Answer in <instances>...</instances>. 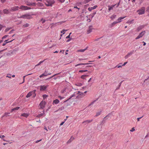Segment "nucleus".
Returning <instances> with one entry per match:
<instances>
[{"label": "nucleus", "instance_id": "59", "mask_svg": "<svg viewBox=\"0 0 149 149\" xmlns=\"http://www.w3.org/2000/svg\"><path fill=\"white\" fill-rule=\"evenodd\" d=\"M75 96V95L74 94H73V95H71V96H70V99H71V98L73 97H74Z\"/></svg>", "mask_w": 149, "mask_h": 149}, {"label": "nucleus", "instance_id": "12", "mask_svg": "<svg viewBox=\"0 0 149 149\" xmlns=\"http://www.w3.org/2000/svg\"><path fill=\"white\" fill-rule=\"evenodd\" d=\"M97 7V5H95L93 7L88 8V10L90 11H92V10L95 9Z\"/></svg>", "mask_w": 149, "mask_h": 149}, {"label": "nucleus", "instance_id": "9", "mask_svg": "<svg viewBox=\"0 0 149 149\" xmlns=\"http://www.w3.org/2000/svg\"><path fill=\"white\" fill-rule=\"evenodd\" d=\"M121 21H119L117 22V21L114 22L111 24H110L109 25V27L110 28H112L113 26L116 24L120 22Z\"/></svg>", "mask_w": 149, "mask_h": 149}, {"label": "nucleus", "instance_id": "15", "mask_svg": "<svg viewBox=\"0 0 149 149\" xmlns=\"http://www.w3.org/2000/svg\"><path fill=\"white\" fill-rule=\"evenodd\" d=\"M3 13L6 14H8L10 13L9 10L7 9H4L3 10Z\"/></svg>", "mask_w": 149, "mask_h": 149}, {"label": "nucleus", "instance_id": "50", "mask_svg": "<svg viewBox=\"0 0 149 149\" xmlns=\"http://www.w3.org/2000/svg\"><path fill=\"white\" fill-rule=\"evenodd\" d=\"M101 111H100L98 112L95 115L96 117H97L99 115H100L101 113Z\"/></svg>", "mask_w": 149, "mask_h": 149}, {"label": "nucleus", "instance_id": "49", "mask_svg": "<svg viewBox=\"0 0 149 149\" xmlns=\"http://www.w3.org/2000/svg\"><path fill=\"white\" fill-rule=\"evenodd\" d=\"M64 108V107L63 106L57 110L58 111H62L63 110Z\"/></svg>", "mask_w": 149, "mask_h": 149}, {"label": "nucleus", "instance_id": "24", "mask_svg": "<svg viewBox=\"0 0 149 149\" xmlns=\"http://www.w3.org/2000/svg\"><path fill=\"white\" fill-rule=\"evenodd\" d=\"M29 116V114L28 113H22L21 115V116L25 117L26 118H27Z\"/></svg>", "mask_w": 149, "mask_h": 149}, {"label": "nucleus", "instance_id": "18", "mask_svg": "<svg viewBox=\"0 0 149 149\" xmlns=\"http://www.w3.org/2000/svg\"><path fill=\"white\" fill-rule=\"evenodd\" d=\"M92 119L91 120H86L83 122L82 123L84 124V125H86L88 123L91 122L92 121Z\"/></svg>", "mask_w": 149, "mask_h": 149}, {"label": "nucleus", "instance_id": "6", "mask_svg": "<svg viewBox=\"0 0 149 149\" xmlns=\"http://www.w3.org/2000/svg\"><path fill=\"white\" fill-rule=\"evenodd\" d=\"M145 32H146L145 31L141 32L140 33H139L138 36L135 38V39L137 40L142 37L145 33Z\"/></svg>", "mask_w": 149, "mask_h": 149}, {"label": "nucleus", "instance_id": "28", "mask_svg": "<svg viewBox=\"0 0 149 149\" xmlns=\"http://www.w3.org/2000/svg\"><path fill=\"white\" fill-rule=\"evenodd\" d=\"M6 63V61H2L0 62V67Z\"/></svg>", "mask_w": 149, "mask_h": 149}, {"label": "nucleus", "instance_id": "53", "mask_svg": "<svg viewBox=\"0 0 149 149\" xmlns=\"http://www.w3.org/2000/svg\"><path fill=\"white\" fill-rule=\"evenodd\" d=\"M90 1V0H84V3L86 4L88 2Z\"/></svg>", "mask_w": 149, "mask_h": 149}, {"label": "nucleus", "instance_id": "5", "mask_svg": "<svg viewBox=\"0 0 149 149\" xmlns=\"http://www.w3.org/2000/svg\"><path fill=\"white\" fill-rule=\"evenodd\" d=\"M19 9L24 10H26L31 9V8L27 6H26L24 5H22L20 7Z\"/></svg>", "mask_w": 149, "mask_h": 149}, {"label": "nucleus", "instance_id": "39", "mask_svg": "<svg viewBox=\"0 0 149 149\" xmlns=\"http://www.w3.org/2000/svg\"><path fill=\"white\" fill-rule=\"evenodd\" d=\"M88 71V70H80L79 71V72L82 73V72H87Z\"/></svg>", "mask_w": 149, "mask_h": 149}, {"label": "nucleus", "instance_id": "36", "mask_svg": "<svg viewBox=\"0 0 149 149\" xmlns=\"http://www.w3.org/2000/svg\"><path fill=\"white\" fill-rule=\"evenodd\" d=\"M68 30V29H63V30H62L61 31V33H63V34H64L65 33V31H67Z\"/></svg>", "mask_w": 149, "mask_h": 149}, {"label": "nucleus", "instance_id": "60", "mask_svg": "<svg viewBox=\"0 0 149 149\" xmlns=\"http://www.w3.org/2000/svg\"><path fill=\"white\" fill-rule=\"evenodd\" d=\"M58 1H59L60 2L62 3L64 2L65 1V0H57Z\"/></svg>", "mask_w": 149, "mask_h": 149}, {"label": "nucleus", "instance_id": "38", "mask_svg": "<svg viewBox=\"0 0 149 149\" xmlns=\"http://www.w3.org/2000/svg\"><path fill=\"white\" fill-rule=\"evenodd\" d=\"M96 12H94L92 14V15L90 14V16H91V18L92 19V18L94 16V15L96 14Z\"/></svg>", "mask_w": 149, "mask_h": 149}, {"label": "nucleus", "instance_id": "1", "mask_svg": "<svg viewBox=\"0 0 149 149\" xmlns=\"http://www.w3.org/2000/svg\"><path fill=\"white\" fill-rule=\"evenodd\" d=\"M46 1L47 3H45V4L46 6L47 7H52L53 4H54L55 3V1L54 0H46Z\"/></svg>", "mask_w": 149, "mask_h": 149}, {"label": "nucleus", "instance_id": "37", "mask_svg": "<svg viewBox=\"0 0 149 149\" xmlns=\"http://www.w3.org/2000/svg\"><path fill=\"white\" fill-rule=\"evenodd\" d=\"M75 85L77 86H80L82 85V84L81 83H77L75 84Z\"/></svg>", "mask_w": 149, "mask_h": 149}, {"label": "nucleus", "instance_id": "19", "mask_svg": "<svg viewBox=\"0 0 149 149\" xmlns=\"http://www.w3.org/2000/svg\"><path fill=\"white\" fill-rule=\"evenodd\" d=\"M93 64V63H79L78 64L75 65V67H77V66H78V65H87L89 64Z\"/></svg>", "mask_w": 149, "mask_h": 149}, {"label": "nucleus", "instance_id": "34", "mask_svg": "<svg viewBox=\"0 0 149 149\" xmlns=\"http://www.w3.org/2000/svg\"><path fill=\"white\" fill-rule=\"evenodd\" d=\"M32 74V73L29 74H28L26 75H25V76H23V81L21 84L23 83H24V81H25V77L26 76H28V75H29Z\"/></svg>", "mask_w": 149, "mask_h": 149}, {"label": "nucleus", "instance_id": "22", "mask_svg": "<svg viewBox=\"0 0 149 149\" xmlns=\"http://www.w3.org/2000/svg\"><path fill=\"white\" fill-rule=\"evenodd\" d=\"M144 27V25H141L139 26V27H138L137 29V31H139L140 30L142 29Z\"/></svg>", "mask_w": 149, "mask_h": 149}, {"label": "nucleus", "instance_id": "43", "mask_svg": "<svg viewBox=\"0 0 149 149\" xmlns=\"http://www.w3.org/2000/svg\"><path fill=\"white\" fill-rule=\"evenodd\" d=\"M105 123V120H104L103 119V120H102V123H101V124L99 125H98L97 126V127H98L100 126L101 125H102L103 124H104V123Z\"/></svg>", "mask_w": 149, "mask_h": 149}, {"label": "nucleus", "instance_id": "56", "mask_svg": "<svg viewBox=\"0 0 149 149\" xmlns=\"http://www.w3.org/2000/svg\"><path fill=\"white\" fill-rule=\"evenodd\" d=\"M81 97L80 96V95H79V94L76 97V98H78V99H80V98H81Z\"/></svg>", "mask_w": 149, "mask_h": 149}, {"label": "nucleus", "instance_id": "40", "mask_svg": "<svg viewBox=\"0 0 149 149\" xmlns=\"http://www.w3.org/2000/svg\"><path fill=\"white\" fill-rule=\"evenodd\" d=\"M126 17V16H125V17H119L118 19V20L119 21H121L120 20L124 19L125 18V17Z\"/></svg>", "mask_w": 149, "mask_h": 149}, {"label": "nucleus", "instance_id": "14", "mask_svg": "<svg viewBox=\"0 0 149 149\" xmlns=\"http://www.w3.org/2000/svg\"><path fill=\"white\" fill-rule=\"evenodd\" d=\"M28 16H30V14L29 13L24 14L21 16L19 18H26V17H28Z\"/></svg>", "mask_w": 149, "mask_h": 149}, {"label": "nucleus", "instance_id": "52", "mask_svg": "<svg viewBox=\"0 0 149 149\" xmlns=\"http://www.w3.org/2000/svg\"><path fill=\"white\" fill-rule=\"evenodd\" d=\"M8 36H9L8 35H5L3 37H2V40H3V39H5V38H6L8 37Z\"/></svg>", "mask_w": 149, "mask_h": 149}, {"label": "nucleus", "instance_id": "4", "mask_svg": "<svg viewBox=\"0 0 149 149\" xmlns=\"http://www.w3.org/2000/svg\"><path fill=\"white\" fill-rule=\"evenodd\" d=\"M49 86L48 85H40V91H46L47 88Z\"/></svg>", "mask_w": 149, "mask_h": 149}, {"label": "nucleus", "instance_id": "27", "mask_svg": "<svg viewBox=\"0 0 149 149\" xmlns=\"http://www.w3.org/2000/svg\"><path fill=\"white\" fill-rule=\"evenodd\" d=\"M74 139V137H73L72 136L70 138V139H69L68 141L67 142V144H68L69 143H71L72 141V140Z\"/></svg>", "mask_w": 149, "mask_h": 149}, {"label": "nucleus", "instance_id": "42", "mask_svg": "<svg viewBox=\"0 0 149 149\" xmlns=\"http://www.w3.org/2000/svg\"><path fill=\"white\" fill-rule=\"evenodd\" d=\"M116 16V15H113L111 16L110 18L111 19H113L115 18Z\"/></svg>", "mask_w": 149, "mask_h": 149}, {"label": "nucleus", "instance_id": "45", "mask_svg": "<svg viewBox=\"0 0 149 149\" xmlns=\"http://www.w3.org/2000/svg\"><path fill=\"white\" fill-rule=\"evenodd\" d=\"M134 21V19H132L131 21H129V20H128L127 22V23H128V24H132L133 23V21Z\"/></svg>", "mask_w": 149, "mask_h": 149}, {"label": "nucleus", "instance_id": "32", "mask_svg": "<svg viewBox=\"0 0 149 149\" xmlns=\"http://www.w3.org/2000/svg\"><path fill=\"white\" fill-rule=\"evenodd\" d=\"M45 59L44 60H43V61H41L40 62L38 63V64H37V65H35V67H36V66H38L39 65H40V64H41L42 63H43V62L44 61H45Z\"/></svg>", "mask_w": 149, "mask_h": 149}, {"label": "nucleus", "instance_id": "47", "mask_svg": "<svg viewBox=\"0 0 149 149\" xmlns=\"http://www.w3.org/2000/svg\"><path fill=\"white\" fill-rule=\"evenodd\" d=\"M29 26V24L26 23L25 24H24L23 25V27H26Z\"/></svg>", "mask_w": 149, "mask_h": 149}, {"label": "nucleus", "instance_id": "30", "mask_svg": "<svg viewBox=\"0 0 149 149\" xmlns=\"http://www.w3.org/2000/svg\"><path fill=\"white\" fill-rule=\"evenodd\" d=\"M42 112V113H41L40 114H39L37 116V117H40L41 116H42L44 114H45V113H44V110H43Z\"/></svg>", "mask_w": 149, "mask_h": 149}, {"label": "nucleus", "instance_id": "25", "mask_svg": "<svg viewBox=\"0 0 149 149\" xmlns=\"http://www.w3.org/2000/svg\"><path fill=\"white\" fill-rule=\"evenodd\" d=\"M19 47H16L15 48V49H14L13 50V51H12L11 52V54H13L14 52H15L17 51H18L19 50Z\"/></svg>", "mask_w": 149, "mask_h": 149}, {"label": "nucleus", "instance_id": "44", "mask_svg": "<svg viewBox=\"0 0 149 149\" xmlns=\"http://www.w3.org/2000/svg\"><path fill=\"white\" fill-rule=\"evenodd\" d=\"M48 96V95H46V94L43 95H42V97H43V98L44 100H45Z\"/></svg>", "mask_w": 149, "mask_h": 149}, {"label": "nucleus", "instance_id": "57", "mask_svg": "<svg viewBox=\"0 0 149 149\" xmlns=\"http://www.w3.org/2000/svg\"><path fill=\"white\" fill-rule=\"evenodd\" d=\"M92 67V65H87V66H86L85 67H84L83 68H89V67Z\"/></svg>", "mask_w": 149, "mask_h": 149}, {"label": "nucleus", "instance_id": "48", "mask_svg": "<svg viewBox=\"0 0 149 149\" xmlns=\"http://www.w3.org/2000/svg\"><path fill=\"white\" fill-rule=\"evenodd\" d=\"M11 29H12V27L8 28L5 29V32H6Z\"/></svg>", "mask_w": 149, "mask_h": 149}, {"label": "nucleus", "instance_id": "33", "mask_svg": "<svg viewBox=\"0 0 149 149\" xmlns=\"http://www.w3.org/2000/svg\"><path fill=\"white\" fill-rule=\"evenodd\" d=\"M9 40V39H8L7 40H5L4 41V42L2 44V45L3 46H5L7 43H8V41Z\"/></svg>", "mask_w": 149, "mask_h": 149}, {"label": "nucleus", "instance_id": "64", "mask_svg": "<svg viewBox=\"0 0 149 149\" xmlns=\"http://www.w3.org/2000/svg\"><path fill=\"white\" fill-rule=\"evenodd\" d=\"M5 137V136L4 135H0V137L1 138L3 139Z\"/></svg>", "mask_w": 149, "mask_h": 149}, {"label": "nucleus", "instance_id": "8", "mask_svg": "<svg viewBox=\"0 0 149 149\" xmlns=\"http://www.w3.org/2000/svg\"><path fill=\"white\" fill-rule=\"evenodd\" d=\"M93 26L92 25H90L88 27V29L87 31V33L89 34L92 31V30L94 29L93 28Z\"/></svg>", "mask_w": 149, "mask_h": 149}, {"label": "nucleus", "instance_id": "35", "mask_svg": "<svg viewBox=\"0 0 149 149\" xmlns=\"http://www.w3.org/2000/svg\"><path fill=\"white\" fill-rule=\"evenodd\" d=\"M35 14H32L31 15H30V16H28V17H26V18L27 19H30L31 18H32V17H31V15H34Z\"/></svg>", "mask_w": 149, "mask_h": 149}, {"label": "nucleus", "instance_id": "16", "mask_svg": "<svg viewBox=\"0 0 149 149\" xmlns=\"http://www.w3.org/2000/svg\"><path fill=\"white\" fill-rule=\"evenodd\" d=\"M48 75L47 72L46 71H45L44 73L39 76L40 78H41L44 76H46Z\"/></svg>", "mask_w": 149, "mask_h": 149}, {"label": "nucleus", "instance_id": "23", "mask_svg": "<svg viewBox=\"0 0 149 149\" xmlns=\"http://www.w3.org/2000/svg\"><path fill=\"white\" fill-rule=\"evenodd\" d=\"M19 108H20L19 107H15L14 108H13L11 110L10 112H12L13 111H15L16 110H18V109H19Z\"/></svg>", "mask_w": 149, "mask_h": 149}, {"label": "nucleus", "instance_id": "26", "mask_svg": "<svg viewBox=\"0 0 149 149\" xmlns=\"http://www.w3.org/2000/svg\"><path fill=\"white\" fill-rule=\"evenodd\" d=\"M59 100L58 99H56L55 100H54L53 102V104H57L58 103H59Z\"/></svg>", "mask_w": 149, "mask_h": 149}, {"label": "nucleus", "instance_id": "54", "mask_svg": "<svg viewBox=\"0 0 149 149\" xmlns=\"http://www.w3.org/2000/svg\"><path fill=\"white\" fill-rule=\"evenodd\" d=\"M82 4V3L81 2H79L76 3V5H77L78 6L81 5Z\"/></svg>", "mask_w": 149, "mask_h": 149}, {"label": "nucleus", "instance_id": "21", "mask_svg": "<svg viewBox=\"0 0 149 149\" xmlns=\"http://www.w3.org/2000/svg\"><path fill=\"white\" fill-rule=\"evenodd\" d=\"M33 94V91L29 92L26 95V97L28 98L31 96Z\"/></svg>", "mask_w": 149, "mask_h": 149}, {"label": "nucleus", "instance_id": "7", "mask_svg": "<svg viewBox=\"0 0 149 149\" xmlns=\"http://www.w3.org/2000/svg\"><path fill=\"white\" fill-rule=\"evenodd\" d=\"M26 5L28 6H35L36 5V3L35 2L31 3L29 2L28 1H26Z\"/></svg>", "mask_w": 149, "mask_h": 149}, {"label": "nucleus", "instance_id": "2", "mask_svg": "<svg viewBox=\"0 0 149 149\" xmlns=\"http://www.w3.org/2000/svg\"><path fill=\"white\" fill-rule=\"evenodd\" d=\"M145 8L144 7H142L141 8L137 10L136 12L138 13L139 15H142L145 13Z\"/></svg>", "mask_w": 149, "mask_h": 149}, {"label": "nucleus", "instance_id": "17", "mask_svg": "<svg viewBox=\"0 0 149 149\" xmlns=\"http://www.w3.org/2000/svg\"><path fill=\"white\" fill-rule=\"evenodd\" d=\"M112 112L109 113L108 114L107 116H106L103 119L105 121L107 120V119L108 118V117H109L111 116L112 115Z\"/></svg>", "mask_w": 149, "mask_h": 149}, {"label": "nucleus", "instance_id": "51", "mask_svg": "<svg viewBox=\"0 0 149 149\" xmlns=\"http://www.w3.org/2000/svg\"><path fill=\"white\" fill-rule=\"evenodd\" d=\"M40 21H42V24L44 23L45 22V21H46V20L45 19H44L43 18H42L40 19Z\"/></svg>", "mask_w": 149, "mask_h": 149}, {"label": "nucleus", "instance_id": "61", "mask_svg": "<svg viewBox=\"0 0 149 149\" xmlns=\"http://www.w3.org/2000/svg\"><path fill=\"white\" fill-rule=\"evenodd\" d=\"M122 65H117L116 66L115 68H116V67H117L118 68H121L122 67Z\"/></svg>", "mask_w": 149, "mask_h": 149}, {"label": "nucleus", "instance_id": "10", "mask_svg": "<svg viewBox=\"0 0 149 149\" xmlns=\"http://www.w3.org/2000/svg\"><path fill=\"white\" fill-rule=\"evenodd\" d=\"M116 5V4L114 5H112L111 6L109 5L108 6V11L109 12L111 10H112L113 9V7Z\"/></svg>", "mask_w": 149, "mask_h": 149}, {"label": "nucleus", "instance_id": "41", "mask_svg": "<svg viewBox=\"0 0 149 149\" xmlns=\"http://www.w3.org/2000/svg\"><path fill=\"white\" fill-rule=\"evenodd\" d=\"M37 5L38 6H43V4L40 2H38L37 3Z\"/></svg>", "mask_w": 149, "mask_h": 149}, {"label": "nucleus", "instance_id": "63", "mask_svg": "<svg viewBox=\"0 0 149 149\" xmlns=\"http://www.w3.org/2000/svg\"><path fill=\"white\" fill-rule=\"evenodd\" d=\"M58 97L60 98V100H62V99H63V98H64V97H61V96H58Z\"/></svg>", "mask_w": 149, "mask_h": 149}, {"label": "nucleus", "instance_id": "31", "mask_svg": "<svg viewBox=\"0 0 149 149\" xmlns=\"http://www.w3.org/2000/svg\"><path fill=\"white\" fill-rule=\"evenodd\" d=\"M136 50L135 51H134V52H136ZM134 52V50H133L132 51V52H130L129 53H128V54H127V55H128L129 56L131 55H132L133 53V52Z\"/></svg>", "mask_w": 149, "mask_h": 149}, {"label": "nucleus", "instance_id": "62", "mask_svg": "<svg viewBox=\"0 0 149 149\" xmlns=\"http://www.w3.org/2000/svg\"><path fill=\"white\" fill-rule=\"evenodd\" d=\"M146 11L149 13V6H148L146 8Z\"/></svg>", "mask_w": 149, "mask_h": 149}, {"label": "nucleus", "instance_id": "11", "mask_svg": "<svg viewBox=\"0 0 149 149\" xmlns=\"http://www.w3.org/2000/svg\"><path fill=\"white\" fill-rule=\"evenodd\" d=\"M19 8L18 6H15L12 7V10H13V12H15L18 10Z\"/></svg>", "mask_w": 149, "mask_h": 149}, {"label": "nucleus", "instance_id": "3", "mask_svg": "<svg viewBox=\"0 0 149 149\" xmlns=\"http://www.w3.org/2000/svg\"><path fill=\"white\" fill-rule=\"evenodd\" d=\"M46 104V102L43 100H42L41 102L39 104V105L40 106V108L42 109H44Z\"/></svg>", "mask_w": 149, "mask_h": 149}, {"label": "nucleus", "instance_id": "55", "mask_svg": "<svg viewBox=\"0 0 149 149\" xmlns=\"http://www.w3.org/2000/svg\"><path fill=\"white\" fill-rule=\"evenodd\" d=\"M135 130V129H134V127H132V129L130 130V131L131 132H133Z\"/></svg>", "mask_w": 149, "mask_h": 149}, {"label": "nucleus", "instance_id": "46", "mask_svg": "<svg viewBox=\"0 0 149 149\" xmlns=\"http://www.w3.org/2000/svg\"><path fill=\"white\" fill-rule=\"evenodd\" d=\"M81 65L79 66V68L80 69H85V68H83L85 67L86 66L85 65Z\"/></svg>", "mask_w": 149, "mask_h": 149}, {"label": "nucleus", "instance_id": "29", "mask_svg": "<svg viewBox=\"0 0 149 149\" xmlns=\"http://www.w3.org/2000/svg\"><path fill=\"white\" fill-rule=\"evenodd\" d=\"M88 47H87L86 48L84 49H79L77 50L78 52H84L87 49V48H88Z\"/></svg>", "mask_w": 149, "mask_h": 149}, {"label": "nucleus", "instance_id": "13", "mask_svg": "<svg viewBox=\"0 0 149 149\" xmlns=\"http://www.w3.org/2000/svg\"><path fill=\"white\" fill-rule=\"evenodd\" d=\"M10 113H5L2 116L1 118L3 117H7L8 116H10L11 115H10Z\"/></svg>", "mask_w": 149, "mask_h": 149}, {"label": "nucleus", "instance_id": "20", "mask_svg": "<svg viewBox=\"0 0 149 149\" xmlns=\"http://www.w3.org/2000/svg\"><path fill=\"white\" fill-rule=\"evenodd\" d=\"M88 76V75L87 74H84L82 75L80 77L82 79H85V80H86V77H87Z\"/></svg>", "mask_w": 149, "mask_h": 149}, {"label": "nucleus", "instance_id": "58", "mask_svg": "<svg viewBox=\"0 0 149 149\" xmlns=\"http://www.w3.org/2000/svg\"><path fill=\"white\" fill-rule=\"evenodd\" d=\"M3 27V26L0 24V31L1 30Z\"/></svg>", "mask_w": 149, "mask_h": 149}]
</instances>
